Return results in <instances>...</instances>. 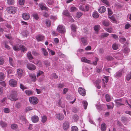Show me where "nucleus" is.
<instances>
[{
    "mask_svg": "<svg viewBox=\"0 0 131 131\" xmlns=\"http://www.w3.org/2000/svg\"><path fill=\"white\" fill-rule=\"evenodd\" d=\"M17 93L14 90H12L11 94L8 95V98L12 101H16L17 100Z\"/></svg>",
    "mask_w": 131,
    "mask_h": 131,
    "instance_id": "nucleus-1",
    "label": "nucleus"
},
{
    "mask_svg": "<svg viewBox=\"0 0 131 131\" xmlns=\"http://www.w3.org/2000/svg\"><path fill=\"white\" fill-rule=\"evenodd\" d=\"M13 49L15 50L18 51L19 50L24 51L27 50V49L25 47L22 45H16L13 47Z\"/></svg>",
    "mask_w": 131,
    "mask_h": 131,
    "instance_id": "nucleus-2",
    "label": "nucleus"
},
{
    "mask_svg": "<svg viewBox=\"0 0 131 131\" xmlns=\"http://www.w3.org/2000/svg\"><path fill=\"white\" fill-rule=\"evenodd\" d=\"M6 9L8 13L12 14H14L16 12V8L14 7H8Z\"/></svg>",
    "mask_w": 131,
    "mask_h": 131,
    "instance_id": "nucleus-3",
    "label": "nucleus"
},
{
    "mask_svg": "<svg viewBox=\"0 0 131 131\" xmlns=\"http://www.w3.org/2000/svg\"><path fill=\"white\" fill-rule=\"evenodd\" d=\"M29 100L30 103L33 104H36L38 103V102L37 98L35 97H30L29 98Z\"/></svg>",
    "mask_w": 131,
    "mask_h": 131,
    "instance_id": "nucleus-4",
    "label": "nucleus"
},
{
    "mask_svg": "<svg viewBox=\"0 0 131 131\" xmlns=\"http://www.w3.org/2000/svg\"><path fill=\"white\" fill-rule=\"evenodd\" d=\"M9 84L11 86L13 87L16 86L17 85V81L15 80L12 79H10L9 81Z\"/></svg>",
    "mask_w": 131,
    "mask_h": 131,
    "instance_id": "nucleus-5",
    "label": "nucleus"
},
{
    "mask_svg": "<svg viewBox=\"0 0 131 131\" xmlns=\"http://www.w3.org/2000/svg\"><path fill=\"white\" fill-rule=\"evenodd\" d=\"M57 29L58 31L60 33H63L65 31L64 27L63 26H59Z\"/></svg>",
    "mask_w": 131,
    "mask_h": 131,
    "instance_id": "nucleus-6",
    "label": "nucleus"
},
{
    "mask_svg": "<svg viewBox=\"0 0 131 131\" xmlns=\"http://www.w3.org/2000/svg\"><path fill=\"white\" fill-rule=\"evenodd\" d=\"M27 68L29 70H34L36 69V67L34 64L30 63H29L27 64Z\"/></svg>",
    "mask_w": 131,
    "mask_h": 131,
    "instance_id": "nucleus-7",
    "label": "nucleus"
},
{
    "mask_svg": "<svg viewBox=\"0 0 131 131\" xmlns=\"http://www.w3.org/2000/svg\"><path fill=\"white\" fill-rule=\"evenodd\" d=\"M124 72V71L123 70H120L116 73L114 75V76L116 78L121 77L122 73Z\"/></svg>",
    "mask_w": 131,
    "mask_h": 131,
    "instance_id": "nucleus-8",
    "label": "nucleus"
},
{
    "mask_svg": "<svg viewBox=\"0 0 131 131\" xmlns=\"http://www.w3.org/2000/svg\"><path fill=\"white\" fill-rule=\"evenodd\" d=\"M78 91L79 93L82 96H84L86 94V92L85 90L82 88H79L78 89Z\"/></svg>",
    "mask_w": 131,
    "mask_h": 131,
    "instance_id": "nucleus-9",
    "label": "nucleus"
},
{
    "mask_svg": "<svg viewBox=\"0 0 131 131\" xmlns=\"http://www.w3.org/2000/svg\"><path fill=\"white\" fill-rule=\"evenodd\" d=\"M32 121L34 123L37 122L39 120L38 117L36 115H34L31 117Z\"/></svg>",
    "mask_w": 131,
    "mask_h": 131,
    "instance_id": "nucleus-10",
    "label": "nucleus"
},
{
    "mask_svg": "<svg viewBox=\"0 0 131 131\" xmlns=\"http://www.w3.org/2000/svg\"><path fill=\"white\" fill-rule=\"evenodd\" d=\"M46 5L42 3H39V6L40 8L42 10H48V8H47L46 6Z\"/></svg>",
    "mask_w": 131,
    "mask_h": 131,
    "instance_id": "nucleus-11",
    "label": "nucleus"
},
{
    "mask_svg": "<svg viewBox=\"0 0 131 131\" xmlns=\"http://www.w3.org/2000/svg\"><path fill=\"white\" fill-rule=\"evenodd\" d=\"M63 128L64 130H66L69 128V123L68 121L65 122L63 124Z\"/></svg>",
    "mask_w": 131,
    "mask_h": 131,
    "instance_id": "nucleus-12",
    "label": "nucleus"
},
{
    "mask_svg": "<svg viewBox=\"0 0 131 131\" xmlns=\"http://www.w3.org/2000/svg\"><path fill=\"white\" fill-rule=\"evenodd\" d=\"M123 55L121 53H117L114 55L115 57L117 59L121 60L123 59Z\"/></svg>",
    "mask_w": 131,
    "mask_h": 131,
    "instance_id": "nucleus-13",
    "label": "nucleus"
},
{
    "mask_svg": "<svg viewBox=\"0 0 131 131\" xmlns=\"http://www.w3.org/2000/svg\"><path fill=\"white\" fill-rule=\"evenodd\" d=\"M22 17L25 20H28L30 17L29 14L26 13L23 14L22 15Z\"/></svg>",
    "mask_w": 131,
    "mask_h": 131,
    "instance_id": "nucleus-14",
    "label": "nucleus"
},
{
    "mask_svg": "<svg viewBox=\"0 0 131 131\" xmlns=\"http://www.w3.org/2000/svg\"><path fill=\"white\" fill-rule=\"evenodd\" d=\"M98 10L101 13H104L106 10V8L105 6H102L100 7L98 9Z\"/></svg>",
    "mask_w": 131,
    "mask_h": 131,
    "instance_id": "nucleus-15",
    "label": "nucleus"
},
{
    "mask_svg": "<svg viewBox=\"0 0 131 131\" xmlns=\"http://www.w3.org/2000/svg\"><path fill=\"white\" fill-rule=\"evenodd\" d=\"M115 101L116 103V105L117 106L124 105V104L121 103L122 102V100L121 99L115 100Z\"/></svg>",
    "mask_w": 131,
    "mask_h": 131,
    "instance_id": "nucleus-16",
    "label": "nucleus"
},
{
    "mask_svg": "<svg viewBox=\"0 0 131 131\" xmlns=\"http://www.w3.org/2000/svg\"><path fill=\"white\" fill-rule=\"evenodd\" d=\"M44 36L41 35H39L37 36L36 37V38L38 41H39L42 40L44 38Z\"/></svg>",
    "mask_w": 131,
    "mask_h": 131,
    "instance_id": "nucleus-17",
    "label": "nucleus"
},
{
    "mask_svg": "<svg viewBox=\"0 0 131 131\" xmlns=\"http://www.w3.org/2000/svg\"><path fill=\"white\" fill-rule=\"evenodd\" d=\"M29 75L32 81L35 82L36 80L37 79L35 74H30Z\"/></svg>",
    "mask_w": 131,
    "mask_h": 131,
    "instance_id": "nucleus-18",
    "label": "nucleus"
},
{
    "mask_svg": "<svg viewBox=\"0 0 131 131\" xmlns=\"http://www.w3.org/2000/svg\"><path fill=\"white\" fill-rule=\"evenodd\" d=\"M103 25L104 26L107 27L110 25L109 21L107 20H104L102 21Z\"/></svg>",
    "mask_w": 131,
    "mask_h": 131,
    "instance_id": "nucleus-19",
    "label": "nucleus"
},
{
    "mask_svg": "<svg viewBox=\"0 0 131 131\" xmlns=\"http://www.w3.org/2000/svg\"><path fill=\"white\" fill-rule=\"evenodd\" d=\"M57 118L59 120H62L64 118V116L60 114H58L56 115Z\"/></svg>",
    "mask_w": 131,
    "mask_h": 131,
    "instance_id": "nucleus-20",
    "label": "nucleus"
},
{
    "mask_svg": "<svg viewBox=\"0 0 131 131\" xmlns=\"http://www.w3.org/2000/svg\"><path fill=\"white\" fill-rule=\"evenodd\" d=\"M42 51V53L45 57H47L48 55V53L47 51L44 48H42L41 49Z\"/></svg>",
    "mask_w": 131,
    "mask_h": 131,
    "instance_id": "nucleus-21",
    "label": "nucleus"
},
{
    "mask_svg": "<svg viewBox=\"0 0 131 131\" xmlns=\"http://www.w3.org/2000/svg\"><path fill=\"white\" fill-rule=\"evenodd\" d=\"M81 40L84 45H85L87 44V38L86 37H84L81 38Z\"/></svg>",
    "mask_w": 131,
    "mask_h": 131,
    "instance_id": "nucleus-22",
    "label": "nucleus"
},
{
    "mask_svg": "<svg viewBox=\"0 0 131 131\" xmlns=\"http://www.w3.org/2000/svg\"><path fill=\"white\" fill-rule=\"evenodd\" d=\"M17 73L19 76H21L23 75V70L21 69H17Z\"/></svg>",
    "mask_w": 131,
    "mask_h": 131,
    "instance_id": "nucleus-23",
    "label": "nucleus"
},
{
    "mask_svg": "<svg viewBox=\"0 0 131 131\" xmlns=\"http://www.w3.org/2000/svg\"><path fill=\"white\" fill-rule=\"evenodd\" d=\"M81 60L82 62H84L86 63H90V61L89 60L87 59L86 58L82 57L81 58Z\"/></svg>",
    "mask_w": 131,
    "mask_h": 131,
    "instance_id": "nucleus-24",
    "label": "nucleus"
},
{
    "mask_svg": "<svg viewBox=\"0 0 131 131\" xmlns=\"http://www.w3.org/2000/svg\"><path fill=\"white\" fill-rule=\"evenodd\" d=\"M71 28L72 30L71 32L72 33L73 32L74 33L76 31L77 27L76 26L74 25H71Z\"/></svg>",
    "mask_w": 131,
    "mask_h": 131,
    "instance_id": "nucleus-25",
    "label": "nucleus"
},
{
    "mask_svg": "<svg viewBox=\"0 0 131 131\" xmlns=\"http://www.w3.org/2000/svg\"><path fill=\"white\" fill-rule=\"evenodd\" d=\"M121 121L122 122L124 123L125 125H126V124L125 122H127V118L126 117H125L123 116L121 117Z\"/></svg>",
    "mask_w": 131,
    "mask_h": 131,
    "instance_id": "nucleus-26",
    "label": "nucleus"
},
{
    "mask_svg": "<svg viewBox=\"0 0 131 131\" xmlns=\"http://www.w3.org/2000/svg\"><path fill=\"white\" fill-rule=\"evenodd\" d=\"M106 124L104 123H102L101 126V130L102 131H104L106 129Z\"/></svg>",
    "mask_w": 131,
    "mask_h": 131,
    "instance_id": "nucleus-27",
    "label": "nucleus"
},
{
    "mask_svg": "<svg viewBox=\"0 0 131 131\" xmlns=\"http://www.w3.org/2000/svg\"><path fill=\"white\" fill-rule=\"evenodd\" d=\"M129 51L128 48L127 47L124 46V49L123 50V52L125 53H128Z\"/></svg>",
    "mask_w": 131,
    "mask_h": 131,
    "instance_id": "nucleus-28",
    "label": "nucleus"
},
{
    "mask_svg": "<svg viewBox=\"0 0 131 131\" xmlns=\"http://www.w3.org/2000/svg\"><path fill=\"white\" fill-rule=\"evenodd\" d=\"M27 56L28 58L30 60H31L33 59V57L32 56L30 52H29L28 53Z\"/></svg>",
    "mask_w": 131,
    "mask_h": 131,
    "instance_id": "nucleus-29",
    "label": "nucleus"
},
{
    "mask_svg": "<svg viewBox=\"0 0 131 131\" xmlns=\"http://www.w3.org/2000/svg\"><path fill=\"white\" fill-rule=\"evenodd\" d=\"M47 119V116L45 115H43V116L42 117V119L41 122L43 123H44L46 121Z\"/></svg>",
    "mask_w": 131,
    "mask_h": 131,
    "instance_id": "nucleus-30",
    "label": "nucleus"
},
{
    "mask_svg": "<svg viewBox=\"0 0 131 131\" xmlns=\"http://www.w3.org/2000/svg\"><path fill=\"white\" fill-rule=\"evenodd\" d=\"M93 17L95 18H96L99 17V15L96 12H94L92 14Z\"/></svg>",
    "mask_w": 131,
    "mask_h": 131,
    "instance_id": "nucleus-31",
    "label": "nucleus"
},
{
    "mask_svg": "<svg viewBox=\"0 0 131 131\" xmlns=\"http://www.w3.org/2000/svg\"><path fill=\"white\" fill-rule=\"evenodd\" d=\"M26 94L28 95H31L32 94V92L30 90H27L25 91Z\"/></svg>",
    "mask_w": 131,
    "mask_h": 131,
    "instance_id": "nucleus-32",
    "label": "nucleus"
},
{
    "mask_svg": "<svg viewBox=\"0 0 131 131\" xmlns=\"http://www.w3.org/2000/svg\"><path fill=\"white\" fill-rule=\"evenodd\" d=\"M44 64L45 65L46 67H48L50 66V63L48 60H44L43 62Z\"/></svg>",
    "mask_w": 131,
    "mask_h": 131,
    "instance_id": "nucleus-33",
    "label": "nucleus"
},
{
    "mask_svg": "<svg viewBox=\"0 0 131 131\" xmlns=\"http://www.w3.org/2000/svg\"><path fill=\"white\" fill-rule=\"evenodd\" d=\"M82 104L84 107V109H86V107L88 105V103L86 101H83L82 102Z\"/></svg>",
    "mask_w": 131,
    "mask_h": 131,
    "instance_id": "nucleus-34",
    "label": "nucleus"
},
{
    "mask_svg": "<svg viewBox=\"0 0 131 131\" xmlns=\"http://www.w3.org/2000/svg\"><path fill=\"white\" fill-rule=\"evenodd\" d=\"M63 15L68 17H69L70 15L69 12L67 10L64 11L63 12Z\"/></svg>",
    "mask_w": 131,
    "mask_h": 131,
    "instance_id": "nucleus-35",
    "label": "nucleus"
},
{
    "mask_svg": "<svg viewBox=\"0 0 131 131\" xmlns=\"http://www.w3.org/2000/svg\"><path fill=\"white\" fill-rule=\"evenodd\" d=\"M126 78L128 81H129L131 79V71L128 74Z\"/></svg>",
    "mask_w": 131,
    "mask_h": 131,
    "instance_id": "nucleus-36",
    "label": "nucleus"
},
{
    "mask_svg": "<svg viewBox=\"0 0 131 131\" xmlns=\"http://www.w3.org/2000/svg\"><path fill=\"white\" fill-rule=\"evenodd\" d=\"M46 24L47 26L48 27L50 26L51 24L50 20H47L46 21Z\"/></svg>",
    "mask_w": 131,
    "mask_h": 131,
    "instance_id": "nucleus-37",
    "label": "nucleus"
},
{
    "mask_svg": "<svg viewBox=\"0 0 131 131\" xmlns=\"http://www.w3.org/2000/svg\"><path fill=\"white\" fill-rule=\"evenodd\" d=\"M109 35V34L107 32L103 33L102 34L101 37L102 38L106 37L108 36Z\"/></svg>",
    "mask_w": 131,
    "mask_h": 131,
    "instance_id": "nucleus-38",
    "label": "nucleus"
},
{
    "mask_svg": "<svg viewBox=\"0 0 131 131\" xmlns=\"http://www.w3.org/2000/svg\"><path fill=\"white\" fill-rule=\"evenodd\" d=\"M78 130L77 127L75 126H74L71 128V131H78Z\"/></svg>",
    "mask_w": 131,
    "mask_h": 131,
    "instance_id": "nucleus-39",
    "label": "nucleus"
},
{
    "mask_svg": "<svg viewBox=\"0 0 131 131\" xmlns=\"http://www.w3.org/2000/svg\"><path fill=\"white\" fill-rule=\"evenodd\" d=\"M112 48L114 50H117L118 48V46L117 44L114 43L113 45Z\"/></svg>",
    "mask_w": 131,
    "mask_h": 131,
    "instance_id": "nucleus-40",
    "label": "nucleus"
},
{
    "mask_svg": "<svg viewBox=\"0 0 131 131\" xmlns=\"http://www.w3.org/2000/svg\"><path fill=\"white\" fill-rule=\"evenodd\" d=\"M5 76L4 74L2 72L0 73V80H2L4 78Z\"/></svg>",
    "mask_w": 131,
    "mask_h": 131,
    "instance_id": "nucleus-41",
    "label": "nucleus"
},
{
    "mask_svg": "<svg viewBox=\"0 0 131 131\" xmlns=\"http://www.w3.org/2000/svg\"><path fill=\"white\" fill-rule=\"evenodd\" d=\"M14 3V0H7V3L9 5H13Z\"/></svg>",
    "mask_w": 131,
    "mask_h": 131,
    "instance_id": "nucleus-42",
    "label": "nucleus"
},
{
    "mask_svg": "<svg viewBox=\"0 0 131 131\" xmlns=\"http://www.w3.org/2000/svg\"><path fill=\"white\" fill-rule=\"evenodd\" d=\"M47 49L49 53L51 54L53 56L55 54V52L54 51L49 49V48H48Z\"/></svg>",
    "mask_w": 131,
    "mask_h": 131,
    "instance_id": "nucleus-43",
    "label": "nucleus"
},
{
    "mask_svg": "<svg viewBox=\"0 0 131 131\" xmlns=\"http://www.w3.org/2000/svg\"><path fill=\"white\" fill-rule=\"evenodd\" d=\"M105 98L106 101L107 102H109L110 101L111 98L110 97L109 95L107 94H106L105 95Z\"/></svg>",
    "mask_w": 131,
    "mask_h": 131,
    "instance_id": "nucleus-44",
    "label": "nucleus"
},
{
    "mask_svg": "<svg viewBox=\"0 0 131 131\" xmlns=\"http://www.w3.org/2000/svg\"><path fill=\"white\" fill-rule=\"evenodd\" d=\"M0 125L2 127H6L7 126L6 124L2 121L0 122Z\"/></svg>",
    "mask_w": 131,
    "mask_h": 131,
    "instance_id": "nucleus-45",
    "label": "nucleus"
},
{
    "mask_svg": "<svg viewBox=\"0 0 131 131\" xmlns=\"http://www.w3.org/2000/svg\"><path fill=\"white\" fill-rule=\"evenodd\" d=\"M98 60V59L97 58H95L94 61L92 63H90V64H93L94 65H96L97 63V62Z\"/></svg>",
    "mask_w": 131,
    "mask_h": 131,
    "instance_id": "nucleus-46",
    "label": "nucleus"
},
{
    "mask_svg": "<svg viewBox=\"0 0 131 131\" xmlns=\"http://www.w3.org/2000/svg\"><path fill=\"white\" fill-rule=\"evenodd\" d=\"M32 53L33 55L35 56H38L39 55V54L35 50L32 51Z\"/></svg>",
    "mask_w": 131,
    "mask_h": 131,
    "instance_id": "nucleus-47",
    "label": "nucleus"
},
{
    "mask_svg": "<svg viewBox=\"0 0 131 131\" xmlns=\"http://www.w3.org/2000/svg\"><path fill=\"white\" fill-rule=\"evenodd\" d=\"M43 73V72L40 71L39 70L37 72V77H38L41 74H42Z\"/></svg>",
    "mask_w": 131,
    "mask_h": 131,
    "instance_id": "nucleus-48",
    "label": "nucleus"
},
{
    "mask_svg": "<svg viewBox=\"0 0 131 131\" xmlns=\"http://www.w3.org/2000/svg\"><path fill=\"white\" fill-rule=\"evenodd\" d=\"M83 14L82 13L80 12H78L77 13L76 16L78 18H79Z\"/></svg>",
    "mask_w": 131,
    "mask_h": 131,
    "instance_id": "nucleus-49",
    "label": "nucleus"
},
{
    "mask_svg": "<svg viewBox=\"0 0 131 131\" xmlns=\"http://www.w3.org/2000/svg\"><path fill=\"white\" fill-rule=\"evenodd\" d=\"M20 89H21L23 90H24L27 88L26 86H24L23 84L21 83L20 84Z\"/></svg>",
    "mask_w": 131,
    "mask_h": 131,
    "instance_id": "nucleus-50",
    "label": "nucleus"
},
{
    "mask_svg": "<svg viewBox=\"0 0 131 131\" xmlns=\"http://www.w3.org/2000/svg\"><path fill=\"white\" fill-rule=\"evenodd\" d=\"M20 103L19 102H16L15 105V107L17 108H19L21 106Z\"/></svg>",
    "mask_w": 131,
    "mask_h": 131,
    "instance_id": "nucleus-51",
    "label": "nucleus"
},
{
    "mask_svg": "<svg viewBox=\"0 0 131 131\" xmlns=\"http://www.w3.org/2000/svg\"><path fill=\"white\" fill-rule=\"evenodd\" d=\"M17 127V125L16 124H12L11 126V127L12 129H15Z\"/></svg>",
    "mask_w": 131,
    "mask_h": 131,
    "instance_id": "nucleus-52",
    "label": "nucleus"
},
{
    "mask_svg": "<svg viewBox=\"0 0 131 131\" xmlns=\"http://www.w3.org/2000/svg\"><path fill=\"white\" fill-rule=\"evenodd\" d=\"M9 62L11 66H14L13 65V60L12 58H9Z\"/></svg>",
    "mask_w": 131,
    "mask_h": 131,
    "instance_id": "nucleus-53",
    "label": "nucleus"
},
{
    "mask_svg": "<svg viewBox=\"0 0 131 131\" xmlns=\"http://www.w3.org/2000/svg\"><path fill=\"white\" fill-rule=\"evenodd\" d=\"M4 59L2 57H0V65H2L4 63Z\"/></svg>",
    "mask_w": 131,
    "mask_h": 131,
    "instance_id": "nucleus-54",
    "label": "nucleus"
},
{
    "mask_svg": "<svg viewBox=\"0 0 131 131\" xmlns=\"http://www.w3.org/2000/svg\"><path fill=\"white\" fill-rule=\"evenodd\" d=\"M108 15L109 16L111 15L113 13L111 11V10L109 8H108Z\"/></svg>",
    "mask_w": 131,
    "mask_h": 131,
    "instance_id": "nucleus-55",
    "label": "nucleus"
},
{
    "mask_svg": "<svg viewBox=\"0 0 131 131\" xmlns=\"http://www.w3.org/2000/svg\"><path fill=\"white\" fill-rule=\"evenodd\" d=\"M25 2L24 0H19V4L21 5H23Z\"/></svg>",
    "mask_w": 131,
    "mask_h": 131,
    "instance_id": "nucleus-56",
    "label": "nucleus"
},
{
    "mask_svg": "<svg viewBox=\"0 0 131 131\" xmlns=\"http://www.w3.org/2000/svg\"><path fill=\"white\" fill-rule=\"evenodd\" d=\"M101 1L103 3L108 5L109 4V3L107 0H101Z\"/></svg>",
    "mask_w": 131,
    "mask_h": 131,
    "instance_id": "nucleus-57",
    "label": "nucleus"
},
{
    "mask_svg": "<svg viewBox=\"0 0 131 131\" xmlns=\"http://www.w3.org/2000/svg\"><path fill=\"white\" fill-rule=\"evenodd\" d=\"M100 26L99 25H95L94 27V29L95 31H98L99 30V29Z\"/></svg>",
    "mask_w": 131,
    "mask_h": 131,
    "instance_id": "nucleus-58",
    "label": "nucleus"
},
{
    "mask_svg": "<svg viewBox=\"0 0 131 131\" xmlns=\"http://www.w3.org/2000/svg\"><path fill=\"white\" fill-rule=\"evenodd\" d=\"M4 111L5 113H8L10 112V110L8 108H5L4 109Z\"/></svg>",
    "mask_w": 131,
    "mask_h": 131,
    "instance_id": "nucleus-59",
    "label": "nucleus"
},
{
    "mask_svg": "<svg viewBox=\"0 0 131 131\" xmlns=\"http://www.w3.org/2000/svg\"><path fill=\"white\" fill-rule=\"evenodd\" d=\"M90 6L89 5L87 4L85 6V9L86 11H88L89 10Z\"/></svg>",
    "mask_w": 131,
    "mask_h": 131,
    "instance_id": "nucleus-60",
    "label": "nucleus"
},
{
    "mask_svg": "<svg viewBox=\"0 0 131 131\" xmlns=\"http://www.w3.org/2000/svg\"><path fill=\"white\" fill-rule=\"evenodd\" d=\"M33 109V108H32V107H31L30 106H29L27 107L26 108V111L27 112V111L32 110Z\"/></svg>",
    "mask_w": 131,
    "mask_h": 131,
    "instance_id": "nucleus-61",
    "label": "nucleus"
},
{
    "mask_svg": "<svg viewBox=\"0 0 131 131\" xmlns=\"http://www.w3.org/2000/svg\"><path fill=\"white\" fill-rule=\"evenodd\" d=\"M22 34L24 36L26 37L28 34V32L27 31H24L22 33Z\"/></svg>",
    "mask_w": 131,
    "mask_h": 131,
    "instance_id": "nucleus-62",
    "label": "nucleus"
},
{
    "mask_svg": "<svg viewBox=\"0 0 131 131\" xmlns=\"http://www.w3.org/2000/svg\"><path fill=\"white\" fill-rule=\"evenodd\" d=\"M64 86L63 83H60L58 85V88L60 89L62 88Z\"/></svg>",
    "mask_w": 131,
    "mask_h": 131,
    "instance_id": "nucleus-63",
    "label": "nucleus"
},
{
    "mask_svg": "<svg viewBox=\"0 0 131 131\" xmlns=\"http://www.w3.org/2000/svg\"><path fill=\"white\" fill-rule=\"evenodd\" d=\"M33 16L37 20L38 19V14H34L33 15Z\"/></svg>",
    "mask_w": 131,
    "mask_h": 131,
    "instance_id": "nucleus-64",
    "label": "nucleus"
}]
</instances>
